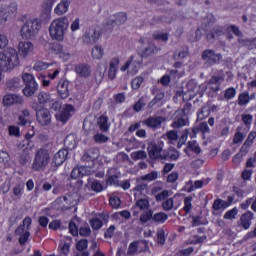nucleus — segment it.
<instances>
[{
  "instance_id": "nucleus-42",
  "label": "nucleus",
  "mask_w": 256,
  "mask_h": 256,
  "mask_svg": "<svg viewBox=\"0 0 256 256\" xmlns=\"http://www.w3.org/2000/svg\"><path fill=\"white\" fill-rule=\"evenodd\" d=\"M163 159H171L172 161H177L179 159V152L175 149H170L168 152L164 151Z\"/></svg>"
},
{
  "instance_id": "nucleus-4",
  "label": "nucleus",
  "mask_w": 256,
  "mask_h": 256,
  "mask_svg": "<svg viewBox=\"0 0 256 256\" xmlns=\"http://www.w3.org/2000/svg\"><path fill=\"white\" fill-rule=\"evenodd\" d=\"M221 83V78L214 76L211 78L208 84H202L197 86V82L195 80H191L187 83V89L190 97L197 96L198 93H205L208 89L210 91H219V84Z\"/></svg>"
},
{
  "instance_id": "nucleus-37",
  "label": "nucleus",
  "mask_w": 256,
  "mask_h": 256,
  "mask_svg": "<svg viewBox=\"0 0 256 256\" xmlns=\"http://www.w3.org/2000/svg\"><path fill=\"white\" fill-rule=\"evenodd\" d=\"M159 172L158 171H152L148 174L142 175L140 177V181H147L148 183H151V181H156V179H159Z\"/></svg>"
},
{
  "instance_id": "nucleus-3",
  "label": "nucleus",
  "mask_w": 256,
  "mask_h": 256,
  "mask_svg": "<svg viewBox=\"0 0 256 256\" xmlns=\"http://www.w3.org/2000/svg\"><path fill=\"white\" fill-rule=\"evenodd\" d=\"M69 30V18L62 16L52 20L48 27V33L52 41L59 43L65 41V33Z\"/></svg>"
},
{
  "instance_id": "nucleus-39",
  "label": "nucleus",
  "mask_w": 256,
  "mask_h": 256,
  "mask_svg": "<svg viewBox=\"0 0 256 256\" xmlns=\"http://www.w3.org/2000/svg\"><path fill=\"white\" fill-rule=\"evenodd\" d=\"M7 87L8 89H10V91H15L16 89H19V87H21V78L15 77L10 79L7 83Z\"/></svg>"
},
{
  "instance_id": "nucleus-23",
  "label": "nucleus",
  "mask_w": 256,
  "mask_h": 256,
  "mask_svg": "<svg viewBox=\"0 0 256 256\" xmlns=\"http://www.w3.org/2000/svg\"><path fill=\"white\" fill-rule=\"evenodd\" d=\"M71 0H61L54 8V13L61 17L69 11Z\"/></svg>"
},
{
  "instance_id": "nucleus-41",
  "label": "nucleus",
  "mask_w": 256,
  "mask_h": 256,
  "mask_svg": "<svg viewBox=\"0 0 256 256\" xmlns=\"http://www.w3.org/2000/svg\"><path fill=\"white\" fill-rule=\"evenodd\" d=\"M185 125H189V118H187V115L185 114L181 118L175 120L172 123V127H176V128L185 127Z\"/></svg>"
},
{
  "instance_id": "nucleus-50",
  "label": "nucleus",
  "mask_w": 256,
  "mask_h": 256,
  "mask_svg": "<svg viewBox=\"0 0 256 256\" xmlns=\"http://www.w3.org/2000/svg\"><path fill=\"white\" fill-rule=\"evenodd\" d=\"M153 39L156 41H164V43H166V41H169V34L167 32H155L153 34Z\"/></svg>"
},
{
  "instance_id": "nucleus-16",
  "label": "nucleus",
  "mask_w": 256,
  "mask_h": 256,
  "mask_svg": "<svg viewBox=\"0 0 256 256\" xmlns=\"http://www.w3.org/2000/svg\"><path fill=\"white\" fill-rule=\"evenodd\" d=\"M99 37H101L99 31L95 29H90L84 33L82 39L83 43H85L86 45H91L93 43H97V41H99Z\"/></svg>"
},
{
  "instance_id": "nucleus-9",
  "label": "nucleus",
  "mask_w": 256,
  "mask_h": 256,
  "mask_svg": "<svg viewBox=\"0 0 256 256\" xmlns=\"http://www.w3.org/2000/svg\"><path fill=\"white\" fill-rule=\"evenodd\" d=\"M77 203H79V194L77 193L68 194L55 201V205H58L59 209H71V207H75Z\"/></svg>"
},
{
  "instance_id": "nucleus-1",
  "label": "nucleus",
  "mask_w": 256,
  "mask_h": 256,
  "mask_svg": "<svg viewBox=\"0 0 256 256\" xmlns=\"http://www.w3.org/2000/svg\"><path fill=\"white\" fill-rule=\"evenodd\" d=\"M147 45H149V40L147 38H141L138 46V54L132 55L128 61L120 67L122 73L127 71V75L130 76L139 73V67H141V63H143V57H149V55H153V53L157 52V48Z\"/></svg>"
},
{
  "instance_id": "nucleus-54",
  "label": "nucleus",
  "mask_w": 256,
  "mask_h": 256,
  "mask_svg": "<svg viewBox=\"0 0 256 256\" xmlns=\"http://www.w3.org/2000/svg\"><path fill=\"white\" fill-rule=\"evenodd\" d=\"M109 203L113 209H119V207H121V199L117 196L110 197Z\"/></svg>"
},
{
  "instance_id": "nucleus-30",
  "label": "nucleus",
  "mask_w": 256,
  "mask_h": 256,
  "mask_svg": "<svg viewBox=\"0 0 256 256\" xmlns=\"http://www.w3.org/2000/svg\"><path fill=\"white\" fill-rule=\"evenodd\" d=\"M39 89V84L37 82H32L31 84H25L23 93L25 97H33Z\"/></svg>"
},
{
  "instance_id": "nucleus-14",
  "label": "nucleus",
  "mask_w": 256,
  "mask_h": 256,
  "mask_svg": "<svg viewBox=\"0 0 256 256\" xmlns=\"http://www.w3.org/2000/svg\"><path fill=\"white\" fill-rule=\"evenodd\" d=\"M51 49L62 61H69V59H71V53L67 48L63 47V45L55 43L52 44Z\"/></svg>"
},
{
  "instance_id": "nucleus-56",
  "label": "nucleus",
  "mask_w": 256,
  "mask_h": 256,
  "mask_svg": "<svg viewBox=\"0 0 256 256\" xmlns=\"http://www.w3.org/2000/svg\"><path fill=\"white\" fill-rule=\"evenodd\" d=\"M89 247V242H87L86 239H82L76 243V249L77 251H85Z\"/></svg>"
},
{
  "instance_id": "nucleus-47",
  "label": "nucleus",
  "mask_w": 256,
  "mask_h": 256,
  "mask_svg": "<svg viewBox=\"0 0 256 256\" xmlns=\"http://www.w3.org/2000/svg\"><path fill=\"white\" fill-rule=\"evenodd\" d=\"M238 213H239V209H237V207H234L231 210H228L224 214V219H227L229 221H233V219H236Z\"/></svg>"
},
{
  "instance_id": "nucleus-11",
  "label": "nucleus",
  "mask_w": 256,
  "mask_h": 256,
  "mask_svg": "<svg viewBox=\"0 0 256 256\" xmlns=\"http://www.w3.org/2000/svg\"><path fill=\"white\" fill-rule=\"evenodd\" d=\"M18 58L19 55L20 57H22V59H27L29 57V55H31V53H33V51H35V46L33 45V42H29V41H20L18 43Z\"/></svg>"
},
{
  "instance_id": "nucleus-2",
  "label": "nucleus",
  "mask_w": 256,
  "mask_h": 256,
  "mask_svg": "<svg viewBox=\"0 0 256 256\" xmlns=\"http://www.w3.org/2000/svg\"><path fill=\"white\" fill-rule=\"evenodd\" d=\"M19 65H21V60L15 48H8L0 52V85L4 79L3 71H13Z\"/></svg>"
},
{
  "instance_id": "nucleus-48",
  "label": "nucleus",
  "mask_w": 256,
  "mask_h": 256,
  "mask_svg": "<svg viewBox=\"0 0 256 256\" xmlns=\"http://www.w3.org/2000/svg\"><path fill=\"white\" fill-rule=\"evenodd\" d=\"M11 157L9 156V153L6 151H0V163H3L5 167H10Z\"/></svg>"
},
{
  "instance_id": "nucleus-5",
  "label": "nucleus",
  "mask_w": 256,
  "mask_h": 256,
  "mask_svg": "<svg viewBox=\"0 0 256 256\" xmlns=\"http://www.w3.org/2000/svg\"><path fill=\"white\" fill-rule=\"evenodd\" d=\"M43 22L40 18H29L21 27L20 35L22 39H35L41 31Z\"/></svg>"
},
{
  "instance_id": "nucleus-36",
  "label": "nucleus",
  "mask_w": 256,
  "mask_h": 256,
  "mask_svg": "<svg viewBox=\"0 0 256 256\" xmlns=\"http://www.w3.org/2000/svg\"><path fill=\"white\" fill-rule=\"evenodd\" d=\"M98 126L99 129L103 131V133H107L109 131V128L111 127V124L109 123V118L106 116H101L98 119Z\"/></svg>"
},
{
  "instance_id": "nucleus-61",
  "label": "nucleus",
  "mask_w": 256,
  "mask_h": 256,
  "mask_svg": "<svg viewBox=\"0 0 256 256\" xmlns=\"http://www.w3.org/2000/svg\"><path fill=\"white\" fill-rule=\"evenodd\" d=\"M174 201L173 198H169L162 203L164 211H171L173 209Z\"/></svg>"
},
{
  "instance_id": "nucleus-13",
  "label": "nucleus",
  "mask_w": 256,
  "mask_h": 256,
  "mask_svg": "<svg viewBox=\"0 0 256 256\" xmlns=\"http://www.w3.org/2000/svg\"><path fill=\"white\" fill-rule=\"evenodd\" d=\"M19 9V4L16 1L10 2L6 7H0V17L3 21H7L11 15H15Z\"/></svg>"
},
{
  "instance_id": "nucleus-35",
  "label": "nucleus",
  "mask_w": 256,
  "mask_h": 256,
  "mask_svg": "<svg viewBox=\"0 0 256 256\" xmlns=\"http://www.w3.org/2000/svg\"><path fill=\"white\" fill-rule=\"evenodd\" d=\"M75 71L80 77H89L91 75V68L85 64L76 66Z\"/></svg>"
},
{
  "instance_id": "nucleus-19",
  "label": "nucleus",
  "mask_w": 256,
  "mask_h": 256,
  "mask_svg": "<svg viewBox=\"0 0 256 256\" xmlns=\"http://www.w3.org/2000/svg\"><path fill=\"white\" fill-rule=\"evenodd\" d=\"M221 54H215L213 50H206L202 54V59L206 61L209 65H214V63H219L221 61Z\"/></svg>"
},
{
  "instance_id": "nucleus-55",
  "label": "nucleus",
  "mask_w": 256,
  "mask_h": 256,
  "mask_svg": "<svg viewBox=\"0 0 256 256\" xmlns=\"http://www.w3.org/2000/svg\"><path fill=\"white\" fill-rule=\"evenodd\" d=\"M143 81H145V78L142 76H138L132 80V89H139L141 85H143Z\"/></svg>"
},
{
  "instance_id": "nucleus-10",
  "label": "nucleus",
  "mask_w": 256,
  "mask_h": 256,
  "mask_svg": "<svg viewBox=\"0 0 256 256\" xmlns=\"http://www.w3.org/2000/svg\"><path fill=\"white\" fill-rule=\"evenodd\" d=\"M75 115V107L71 104H64L55 117L60 123H67Z\"/></svg>"
},
{
  "instance_id": "nucleus-51",
  "label": "nucleus",
  "mask_w": 256,
  "mask_h": 256,
  "mask_svg": "<svg viewBox=\"0 0 256 256\" xmlns=\"http://www.w3.org/2000/svg\"><path fill=\"white\" fill-rule=\"evenodd\" d=\"M48 1L50 3V7L46 8L41 14L42 19H45L46 21H49V19H51V8L53 7V0Z\"/></svg>"
},
{
  "instance_id": "nucleus-32",
  "label": "nucleus",
  "mask_w": 256,
  "mask_h": 256,
  "mask_svg": "<svg viewBox=\"0 0 256 256\" xmlns=\"http://www.w3.org/2000/svg\"><path fill=\"white\" fill-rule=\"evenodd\" d=\"M27 123H31V113L29 110H22L18 116V125L25 126Z\"/></svg>"
},
{
  "instance_id": "nucleus-33",
  "label": "nucleus",
  "mask_w": 256,
  "mask_h": 256,
  "mask_svg": "<svg viewBox=\"0 0 256 256\" xmlns=\"http://www.w3.org/2000/svg\"><path fill=\"white\" fill-rule=\"evenodd\" d=\"M179 77H181V74H179V71L177 70H172L170 72V77L165 75L161 78L160 83L162 85H169V82L171 81V79H173L174 81H177V79H179Z\"/></svg>"
},
{
  "instance_id": "nucleus-60",
  "label": "nucleus",
  "mask_w": 256,
  "mask_h": 256,
  "mask_svg": "<svg viewBox=\"0 0 256 256\" xmlns=\"http://www.w3.org/2000/svg\"><path fill=\"white\" fill-rule=\"evenodd\" d=\"M193 201V198L191 196H188L184 199V211H186V213H189V211H191L193 205L191 204V202Z\"/></svg>"
},
{
  "instance_id": "nucleus-49",
  "label": "nucleus",
  "mask_w": 256,
  "mask_h": 256,
  "mask_svg": "<svg viewBox=\"0 0 256 256\" xmlns=\"http://www.w3.org/2000/svg\"><path fill=\"white\" fill-rule=\"evenodd\" d=\"M22 80H23V83L25 85H29V84H32V83H37V80H35V76H33V74H30V73H27V72H24L22 74Z\"/></svg>"
},
{
  "instance_id": "nucleus-57",
  "label": "nucleus",
  "mask_w": 256,
  "mask_h": 256,
  "mask_svg": "<svg viewBox=\"0 0 256 256\" xmlns=\"http://www.w3.org/2000/svg\"><path fill=\"white\" fill-rule=\"evenodd\" d=\"M131 157L135 160L145 159L147 157V153L143 150H139V151L132 152Z\"/></svg>"
},
{
  "instance_id": "nucleus-25",
  "label": "nucleus",
  "mask_w": 256,
  "mask_h": 256,
  "mask_svg": "<svg viewBox=\"0 0 256 256\" xmlns=\"http://www.w3.org/2000/svg\"><path fill=\"white\" fill-rule=\"evenodd\" d=\"M67 155H69V151L67 149L59 150L53 157L54 165H56V167H59L62 163H65Z\"/></svg>"
},
{
  "instance_id": "nucleus-12",
  "label": "nucleus",
  "mask_w": 256,
  "mask_h": 256,
  "mask_svg": "<svg viewBox=\"0 0 256 256\" xmlns=\"http://www.w3.org/2000/svg\"><path fill=\"white\" fill-rule=\"evenodd\" d=\"M235 198L232 196L228 197V201L222 200V199H216L214 200L212 209H213V215H219V213H223L225 209L228 207H231V203H233Z\"/></svg>"
},
{
  "instance_id": "nucleus-6",
  "label": "nucleus",
  "mask_w": 256,
  "mask_h": 256,
  "mask_svg": "<svg viewBox=\"0 0 256 256\" xmlns=\"http://www.w3.org/2000/svg\"><path fill=\"white\" fill-rule=\"evenodd\" d=\"M49 161H51L49 151L45 149L38 150L32 164V169L34 171H45L49 165Z\"/></svg>"
},
{
  "instance_id": "nucleus-58",
  "label": "nucleus",
  "mask_w": 256,
  "mask_h": 256,
  "mask_svg": "<svg viewBox=\"0 0 256 256\" xmlns=\"http://www.w3.org/2000/svg\"><path fill=\"white\" fill-rule=\"evenodd\" d=\"M151 219H153V211L151 210L145 211L140 217L142 223H147V221H151Z\"/></svg>"
},
{
  "instance_id": "nucleus-21",
  "label": "nucleus",
  "mask_w": 256,
  "mask_h": 256,
  "mask_svg": "<svg viewBox=\"0 0 256 256\" xmlns=\"http://www.w3.org/2000/svg\"><path fill=\"white\" fill-rule=\"evenodd\" d=\"M36 117L40 125H49L51 123V112L47 109L36 110Z\"/></svg>"
},
{
  "instance_id": "nucleus-27",
  "label": "nucleus",
  "mask_w": 256,
  "mask_h": 256,
  "mask_svg": "<svg viewBox=\"0 0 256 256\" xmlns=\"http://www.w3.org/2000/svg\"><path fill=\"white\" fill-rule=\"evenodd\" d=\"M149 194V188L147 187V184H137L134 188V197L136 199H139V197H147Z\"/></svg>"
},
{
  "instance_id": "nucleus-34",
  "label": "nucleus",
  "mask_w": 256,
  "mask_h": 256,
  "mask_svg": "<svg viewBox=\"0 0 256 256\" xmlns=\"http://www.w3.org/2000/svg\"><path fill=\"white\" fill-rule=\"evenodd\" d=\"M136 209H140V211H145V209H149V200L145 198H140L136 201L134 206V215H138L139 212L135 211Z\"/></svg>"
},
{
  "instance_id": "nucleus-22",
  "label": "nucleus",
  "mask_w": 256,
  "mask_h": 256,
  "mask_svg": "<svg viewBox=\"0 0 256 256\" xmlns=\"http://www.w3.org/2000/svg\"><path fill=\"white\" fill-rule=\"evenodd\" d=\"M119 63H121V60L119 57L115 56L113 57L109 62V68H108V77L109 79H115L117 77V71L119 69Z\"/></svg>"
},
{
  "instance_id": "nucleus-52",
  "label": "nucleus",
  "mask_w": 256,
  "mask_h": 256,
  "mask_svg": "<svg viewBox=\"0 0 256 256\" xmlns=\"http://www.w3.org/2000/svg\"><path fill=\"white\" fill-rule=\"evenodd\" d=\"M79 29H81V19L75 18L71 22L70 31H72V33H75V31H79Z\"/></svg>"
},
{
  "instance_id": "nucleus-40",
  "label": "nucleus",
  "mask_w": 256,
  "mask_h": 256,
  "mask_svg": "<svg viewBox=\"0 0 256 256\" xmlns=\"http://www.w3.org/2000/svg\"><path fill=\"white\" fill-rule=\"evenodd\" d=\"M189 151H192L193 153L199 154L201 153V148H199V144L197 141H190L188 142L187 149H185V153H189Z\"/></svg>"
},
{
  "instance_id": "nucleus-24",
  "label": "nucleus",
  "mask_w": 256,
  "mask_h": 256,
  "mask_svg": "<svg viewBox=\"0 0 256 256\" xmlns=\"http://www.w3.org/2000/svg\"><path fill=\"white\" fill-rule=\"evenodd\" d=\"M57 91L61 99H67L69 97V81L60 80L57 86Z\"/></svg>"
},
{
  "instance_id": "nucleus-20",
  "label": "nucleus",
  "mask_w": 256,
  "mask_h": 256,
  "mask_svg": "<svg viewBox=\"0 0 256 256\" xmlns=\"http://www.w3.org/2000/svg\"><path fill=\"white\" fill-rule=\"evenodd\" d=\"M93 169L89 166H80L72 170V179H79V177H85V175H92Z\"/></svg>"
},
{
  "instance_id": "nucleus-53",
  "label": "nucleus",
  "mask_w": 256,
  "mask_h": 256,
  "mask_svg": "<svg viewBox=\"0 0 256 256\" xmlns=\"http://www.w3.org/2000/svg\"><path fill=\"white\" fill-rule=\"evenodd\" d=\"M249 101H250L249 93L244 92L239 95V98H238L239 105H247V103H249Z\"/></svg>"
},
{
  "instance_id": "nucleus-59",
  "label": "nucleus",
  "mask_w": 256,
  "mask_h": 256,
  "mask_svg": "<svg viewBox=\"0 0 256 256\" xmlns=\"http://www.w3.org/2000/svg\"><path fill=\"white\" fill-rule=\"evenodd\" d=\"M87 157H89L90 161H95L99 157V149L94 148L88 151Z\"/></svg>"
},
{
  "instance_id": "nucleus-29",
  "label": "nucleus",
  "mask_w": 256,
  "mask_h": 256,
  "mask_svg": "<svg viewBox=\"0 0 256 256\" xmlns=\"http://www.w3.org/2000/svg\"><path fill=\"white\" fill-rule=\"evenodd\" d=\"M251 221H253V212L248 211L241 216L240 225L243 229L247 230L251 227Z\"/></svg>"
},
{
  "instance_id": "nucleus-64",
  "label": "nucleus",
  "mask_w": 256,
  "mask_h": 256,
  "mask_svg": "<svg viewBox=\"0 0 256 256\" xmlns=\"http://www.w3.org/2000/svg\"><path fill=\"white\" fill-rule=\"evenodd\" d=\"M9 135L14 137H19L21 135V131L19 130V127L17 126H9Z\"/></svg>"
},
{
  "instance_id": "nucleus-46",
  "label": "nucleus",
  "mask_w": 256,
  "mask_h": 256,
  "mask_svg": "<svg viewBox=\"0 0 256 256\" xmlns=\"http://www.w3.org/2000/svg\"><path fill=\"white\" fill-rule=\"evenodd\" d=\"M168 218H169V216H167V214L165 212H158V213L154 214L152 217V219L156 223H165V221H167Z\"/></svg>"
},
{
  "instance_id": "nucleus-8",
  "label": "nucleus",
  "mask_w": 256,
  "mask_h": 256,
  "mask_svg": "<svg viewBox=\"0 0 256 256\" xmlns=\"http://www.w3.org/2000/svg\"><path fill=\"white\" fill-rule=\"evenodd\" d=\"M33 221L31 218L26 217L23 220V223L16 229L15 233L19 236V243L20 245H25L27 241L29 240V237L31 236V223Z\"/></svg>"
},
{
  "instance_id": "nucleus-17",
  "label": "nucleus",
  "mask_w": 256,
  "mask_h": 256,
  "mask_svg": "<svg viewBox=\"0 0 256 256\" xmlns=\"http://www.w3.org/2000/svg\"><path fill=\"white\" fill-rule=\"evenodd\" d=\"M147 249V242L145 240L135 241L129 245L128 255H137Z\"/></svg>"
},
{
  "instance_id": "nucleus-44",
  "label": "nucleus",
  "mask_w": 256,
  "mask_h": 256,
  "mask_svg": "<svg viewBox=\"0 0 256 256\" xmlns=\"http://www.w3.org/2000/svg\"><path fill=\"white\" fill-rule=\"evenodd\" d=\"M106 71H107V62L98 63L96 73L100 77V79H103V77H105Z\"/></svg>"
},
{
  "instance_id": "nucleus-26",
  "label": "nucleus",
  "mask_w": 256,
  "mask_h": 256,
  "mask_svg": "<svg viewBox=\"0 0 256 256\" xmlns=\"http://www.w3.org/2000/svg\"><path fill=\"white\" fill-rule=\"evenodd\" d=\"M91 57L94 61H101L105 57V48L99 44L91 49Z\"/></svg>"
},
{
  "instance_id": "nucleus-28",
  "label": "nucleus",
  "mask_w": 256,
  "mask_h": 256,
  "mask_svg": "<svg viewBox=\"0 0 256 256\" xmlns=\"http://www.w3.org/2000/svg\"><path fill=\"white\" fill-rule=\"evenodd\" d=\"M163 121H165V118L163 117H151L144 121V125L151 129H158V127H161V123H163Z\"/></svg>"
},
{
  "instance_id": "nucleus-63",
  "label": "nucleus",
  "mask_w": 256,
  "mask_h": 256,
  "mask_svg": "<svg viewBox=\"0 0 256 256\" xmlns=\"http://www.w3.org/2000/svg\"><path fill=\"white\" fill-rule=\"evenodd\" d=\"M9 45V38L7 35L0 33V49H5Z\"/></svg>"
},
{
  "instance_id": "nucleus-38",
  "label": "nucleus",
  "mask_w": 256,
  "mask_h": 256,
  "mask_svg": "<svg viewBox=\"0 0 256 256\" xmlns=\"http://www.w3.org/2000/svg\"><path fill=\"white\" fill-rule=\"evenodd\" d=\"M51 101H53L51 94L47 92H40L38 94V103H40V105H47V103H51Z\"/></svg>"
},
{
  "instance_id": "nucleus-62",
  "label": "nucleus",
  "mask_w": 256,
  "mask_h": 256,
  "mask_svg": "<svg viewBox=\"0 0 256 256\" xmlns=\"http://www.w3.org/2000/svg\"><path fill=\"white\" fill-rule=\"evenodd\" d=\"M94 141L96 143H107V141H109V137L104 134L98 133L94 136Z\"/></svg>"
},
{
  "instance_id": "nucleus-43",
  "label": "nucleus",
  "mask_w": 256,
  "mask_h": 256,
  "mask_svg": "<svg viewBox=\"0 0 256 256\" xmlns=\"http://www.w3.org/2000/svg\"><path fill=\"white\" fill-rule=\"evenodd\" d=\"M52 64H49L47 62H43V61H37L35 62V64L33 65V70L34 71H45L46 69H49V67H51Z\"/></svg>"
},
{
  "instance_id": "nucleus-15",
  "label": "nucleus",
  "mask_w": 256,
  "mask_h": 256,
  "mask_svg": "<svg viewBox=\"0 0 256 256\" xmlns=\"http://www.w3.org/2000/svg\"><path fill=\"white\" fill-rule=\"evenodd\" d=\"M2 103L4 107H11V105H21V103H23V97L17 94H6L2 99Z\"/></svg>"
},
{
  "instance_id": "nucleus-31",
  "label": "nucleus",
  "mask_w": 256,
  "mask_h": 256,
  "mask_svg": "<svg viewBox=\"0 0 256 256\" xmlns=\"http://www.w3.org/2000/svg\"><path fill=\"white\" fill-rule=\"evenodd\" d=\"M249 149H251V144L244 142L240 149V153L234 156L233 162L241 163V157H245V155L249 153Z\"/></svg>"
},
{
  "instance_id": "nucleus-45",
  "label": "nucleus",
  "mask_w": 256,
  "mask_h": 256,
  "mask_svg": "<svg viewBox=\"0 0 256 256\" xmlns=\"http://www.w3.org/2000/svg\"><path fill=\"white\" fill-rule=\"evenodd\" d=\"M65 145L68 149L73 150L77 147V141H75V136L68 135L64 140Z\"/></svg>"
},
{
  "instance_id": "nucleus-18",
  "label": "nucleus",
  "mask_w": 256,
  "mask_h": 256,
  "mask_svg": "<svg viewBox=\"0 0 256 256\" xmlns=\"http://www.w3.org/2000/svg\"><path fill=\"white\" fill-rule=\"evenodd\" d=\"M163 148H161V146L155 144V143H151L148 146V154L150 159H163L165 153H163Z\"/></svg>"
},
{
  "instance_id": "nucleus-7",
  "label": "nucleus",
  "mask_w": 256,
  "mask_h": 256,
  "mask_svg": "<svg viewBox=\"0 0 256 256\" xmlns=\"http://www.w3.org/2000/svg\"><path fill=\"white\" fill-rule=\"evenodd\" d=\"M125 21H127V14H125V12L116 13L110 16V19L105 20L103 31L108 34L113 33L115 26L123 25Z\"/></svg>"
}]
</instances>
